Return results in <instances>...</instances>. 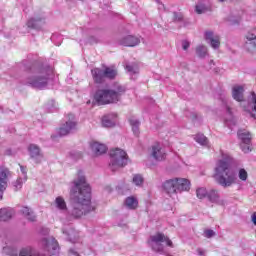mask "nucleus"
<instances>
[{"label":"nucleus","instance_id":"obj_29","mask_svg":"<svg viewBox=\"0 0 256 256\" xmlns=\"http://www.w3.org/2000/svg\"><path fill=\"white\" fill-rule=\"evenodd\" d=\"M208 194H209V191H207V188L205 187H201L196 190V195L198 199H205L207 198Z\"/></svg>","mask_w":256,"mask_h":256},{"label":"nucleus","instance_id":"obj_24","mask_svg":"<svg viewBox=\"0 0 256 256\" xmlns=\"http://www.w3.org/2000/svg\"><path fill=\"white\" fill-rule=\"evenodd\" d=\"M115 115L109 114L102 118L103 127H115Z\"/></svg>","mask_w":256,"mask_h":256},{"label":"nucleus","instance_id":"obj_39","mask_svg":"<svg viewBox=\"0 0 256 256\" xmlns=\"http://www.w3.org/2000/svg\"><path fill=\"white\" fill-rule=\"evenodd\" d=\"M189 47H191V44L189 43V41H187V40L182 41V49L184 51H187V49H189Z\"/></svg>","mask_w":256,"mask_h":256},{"label":"nucleus","instance_id":"obj_44","mask_svg":"<svg viewBox=\"0 0 256 256\" xmlns=\"http://www.w3.org/2000/svg\"><path fill=\"white\" fill-rule=\"evenodd\" d=\"M70 253H71L72 255L79 256V254H77V252L74 251V250H70Z\"/></svg>","mask_w":256,"mask_h":256},{"label":"nucleus","instance_id":"obj_46","mask_svg":"<svg viewBox=\"0 0 256 256\" xmlns=\"http://www.w3.org/2000/svg\"><path fill=\"white\" fill-rule=\"evenodd\" d=\"M220 3H223L225 0H218ZM230 1H235V0H230Z\"/></svg>","mask_w":256,"mask_h":256},{"label":"nucleus","instance_id":"obj_38","mask_svg":"<svg viewBox=\"0 0 256 256\" xmlns=\"http://www.w3.org/2000/svg\"><path fill=\"white\" fill-rule=\"evenodd\" d=\"M20 171L22 173V179H24V181H27V168L24 166H20Z\"/></svg>","mask_w":256,"mask_h":256},{"label":"nucleus","instance_id":"obj_1","mask_svg":"<svg viewBox=\"0 0 256 256\" xmlns=\"http://www.w3.org/2000/svg\"><path fill=\"white\" fill-rule=\"evenodd\" d=\"M72 183L73 186L70 190V196L73 202L66 213V219L68 221L81 219V217L93 211V207L91 206V187H89L82 171L78 172L77 179Z\"/></svg>","mask_w":256,"mask_h":256},{"label":"nucleus","instance_id":"obj_10","mask_svg":"<svg viewBox=\"0 0 256 256\" xmlns=\"http://www.w3.org/2000/svg\"><path fill=\"white\" fill-rule=\"evenodd\" d=\"M238 139L241 141L240 147L243 153H249L251 151V133L247 130H239Z\"/></svg>","mask_w":256,"mask_h":256},{"label":"nucleus","instance_id":"obj_6","mask_svg":"<svg viewBox=\"0 0 256 256\" xmlns=\"http://www.w3.org/2000/svg\"><path fill=\"white\" fill-rule=\"evenodd\" d=\"M163 243H166L168 247H173V242L169 239V236H165V234L161 232L150 236L148 240V245L151 247L152 251L160 253V255L165 253V245H163Z\"/></svg>","mask_w":256,"mask_h":256},{"label":"nucleus","instance_id":"obj_14","mask_svg":"<svg viewBox=\"0 0 256 256\" xmlns=\"http://www.w3.org/2000/svg\"><path fill=\"white\" fill-rule=\"evenodd\" d=\"M28 153L30 159H33L35 163H40L43 161V154L41 153V148H39L36 144H30L28 146Z\"/></svg>","mask_w":256,"mask_h":256},{"label":"nucleus","instance_id":"obj_34","mask_svg":"<svg viewBox=\"0 0 256 256\" xmlns=\"http://www.w3.org/2000/svg\"><path fill=\"white\" fill-rule=\"evenodd\" d=\"M3 253H5L6 255H9V256L19 255V253L17 252V249L11 248L9 246H6V247L3 248Z\"/></svg>","mask_w":256,"mask_h":256},{"label":"nucleus","instance_id":"obj_25","mask_svg":"<svg viewBox=\"0 0 256 256\" xmlns=\"http://www.w3.org/2000/svg\"><path fill=\"white\" fill-rule=\"evenodd\" d=\"M232 97L235 101H243V87L235 86L232 90Z\"/></svg>","mask_w":256,"mask_h":256},{"label":"nucleus","instance_id":"obj_7","mask_svg":"<svg viewBox=\"0 0 256 256\" xmlns=\"http://www.w3.org/2000/svg\"><path fill=\"white\" fill-rule=\"evenodd\" d=\"M127 163H129V157L127 156V152L120 148L110 150L109 168L111 169V171H117V169L125 167Z\"/></svg>","mask_w":256,"mask_h":256},{"label":"nucleus","instance_id":"obj_9","mask_svg":"<svg viewBox=\"0 0 256 256\" xmlns=\"http://www.w3.org/2000/svg\"><path fill=\"white\" fill-rule=\"evenodd\" d=\"M73 131H77V118H75V114H68L66 122L58 130V135L65 137V135H69Z\"/></svg>","mask_w":256,"mask_h":256},{"label":"nucleus","instance_id":"obj_15","mask_svg":"<svg viewBox=\"0 0 256 256\" xmlns=\"http://www.w3.org/2000/svg\"><path fill=\"white\" fill-rule=\"evenodd\" d=\"M244 47L247 51H256V30L247 33Z\"/></svg>","mask_w":256,"mask_h":256},{"label":"nucleus","instance_id":"obj_36","mask_svg":"<svg viewBox=\"0 0 256 256\" xmlns=\"http://www.w3.org/2000/svg\"><path fill=\"white\" fill-rule=\"evenodd\" d=\"M249 175L247 174V170L246 169H243L241 168L238 172V177L241 181H247V177Z\"/></svg>","mask_w":256,"mask_h":256},{"label":"nucleus","instance_id":"obj_45","mask_svg":"<svg viewBox=\"0 0 256 256\" xmlns=\"http://www.w3.org/2000/svg\"><path fill=\"white\" fill-rule=\"evenodd\" d=\"M227 112L231 115V108L227 107Z\"/></svg>","mask_w":256,"mask_h":256},{"label":"nucleus","instance_id":"obj_22","mask_svg":"<svg viewBox=\"0 0 256 256\" xmlns=\"http://www.w3.org/2000/svg\"><path fill=\"white\" fill-rule=\"evenodd\" d=\"M15 214L12 208H1L0 209V221H9Z\"/></svg>","mask_w":256,"mask_h":256},{"label":"nucleus","instance_id":"obj_4","mask_svg":"<svg viewBox=\"0 0 256 256\" xmlns=\"http://www.w3.org/2000/svg\"><path fill=\"white\" fill-rule=\"evenodd\" d=\"M127 89L120 83L115 82L108 89H98L94 94V101L97 105H111L119 103Z\"/></svg>","mask_w":256,"mask_h":256},{"label":"nucleus","instance_id":"obj_43","mask_svg":"<svg viewBox=\"0 0 256 256\" xmlns=\"http://www.w3.org/2000/svg\"><path fill=\"white\" fill-rule=\"evenodd\" d=\"M63 233H64L65 235H67L68 238H69V240L71 241V233H69V232H67V231H63Z\"/></svg>","mask_w":256,"mask_h":256},{"label":"nucleus","instance_id":"obj_28","mask_svg":"<svg viewBox=\"0 0 256 256\" xmlns=\"http://www.w3.org/2000/svg\"><path fill=\"white\" fill-rule=\"evenodd\" d=\"M129 121L134 135H136V137H139V126L141 125V122H139V120L135 118H132Z\"/></svg>","mask_w":256,"mask_h":256},{"label":"nucleus","instance_id":"obj_5","mask_svg":"<svg viewBox=\"0 0 256 256\" xmlns=\"http://www.w3.org/2000/svg\"><path fill=\"white\" fill-rule=\"evenodd\" d=\"M163 189L168 195L183 193V191H189L191 189V182L185 178H174L166 180L163 184Z\"/></svg>","mask_w":256,"mask_h":256},{"label":"nucleus","instance_id":"obj_12","mask_svg":"<svg viewBox=\"0 0 256 256\" xmlns=\"http://www.w3.org/2000/svg\"><path fill=\"white\" fill-rule=\"evenodd\" d=\"M205 39L212 49H219L221 47V37L215 34L213 31H206L205 32Z\"/></svg>","mask_w":256,"mask_h":256},{"label":"nucleus","instance_id":"obj_41","mask_svg":"<svg viewBox=\"0 0 256 256\" xmlns=\"http://www.w3.org/2000/svg\"><path fill=\"white\" fill-rule=\"evenodd\" d=\"M197 253H198L199 256H205V250H203L201 248L197 249Z\"/></svg>","mask_w":256,"mask_h":256},{"label":"nucleus","instance_id":"obj_33","mask_svg":"<svg viewBox=\"0 0 256 256\" xmlns=\"http://www.w3.org/2000/svg\"><path fill=\"white\" fill-rule=\"evenodd\" d=\"M125 69L131 75H135V74L139 73V68L137 67V65H134V64L126 65Z\"/></svg>","mask_w":256,"mask_h":256},{"label":"nucleus","instance_id":"obj_42","mask_svg":"<svg viewBox=\"0 0 256 256\" xmlns=\"http://www.w3.org/2000/svg\"><path fill=\"white\" fill-rule=\"evenodd\" d=\"M251 221L254 225H256V212H254L251 216Z\"/></svg>","mask_w":256,"mask_h":256},{"label":"nucleus","instance_id":"obj_19","mask_svg":"<svg viewBox=\"0 0 256 256\" xmlns=\"http://www.w3.org/2000/svg\"><path fill=\"white\" fill-rule=\"evenodd\" d=\"M45 25L44 17H34L28 20L27 27L30 29H41Z\"/></svg>","mask_w":256,"mask_h":256},{"label":"nucleus","instance_id":"obj_32","mask_svg":"<svg viewBox=\"0 0 256 256\" xmlns=\"http://www.w3.org/2000/svg\"><path fill=\"white\" fill-rule=\"evenodd\" d=\"M143 176L141 174H135L132 179V183L136 185V187H141L143 185Z\"/></svg>","mask_w":256,"mask_h":256},{"label":"nucleus","instance_id":"obj_23","mask_svg":"<svg viewBox=\"0 0 256 256\" xmlns=\"http://www.w3.org/2000/svg\"><path fill=\"white\" fill-rule=\"evenodd\" d=\"M55 207L56 209H58V211H61V213H66L69 211L67 209V203L65 202V199H63V197L58 196L55 199Z\"/></svg>","mask_w":256,"mask_h":256},{"label":"nucleus","instance_id":"obj_40","mask_svg":"<svg viewBox=\"0 0 256 256\" xmlns=\"http://www.w3.org/2000/svg\"><path fill=\"white\" fill-rule=\"evenodd\" d=\"M173 17H174V21H182L183 20V15H181L177 12L173 13Z\"/></svg>","mask_w":256,"mask_h":256},{"label":"nucleus","instance_id":"obj_35","mask_svg":"<svg viewBox=\"0 0 256 256\" xmlns=\"http://www.w3.org/2000/svg\"><path fill=\"white\" fill-rule=\"evenodd\" d=\"M195 11L198 15H202V13H207V7L204 4H198L195 7Z\"/></svg>","mask_w":256,"mask_h":256},{"label":"nucleus","instance_id":"obj_8","mask_svg":"<svg viewBox=\"0 0 256 256\" xmlns=\"http://www.w3.org/2000/svg\"><path fill=\"white\" fill-rule=\"evenodd\" d=\"M94 83L103 85L105 79H115L117 77V69L113 67L94 68L91 70Z\"/></svg>","mask_w":256,"mask_h":256},{"label":"nucleus","instance_id":"obj_31","mask_svg":"<svg viewBox=\"0 0 256 256\" xmlns=\"http://www.w3.org/2000/svg\"><path fill=\"white\" fill-rule=\"evenodd\" d=\"M24 178L19 177L16 181L12 182V186L14 187V191H19L23 187V183H25Z\"/></svg>","mask_w":256,"mask_h":256},{"label":"nucleus","instance_id":"obj_13","mask_svg":"<svg viewBox=\"0 0 256 256\" xmlns=\"http://www.w3.org/2000/svg\"><path fill=\"white\" fill-rule=\"evenodd\" d=\"M43 243L45 245V251H48L50 255H57L59 253V244L55 238H44Z\"/></svg>","mask_w":256,"mask_h":256},{"label":"nucleus","instance_id":"obj_18","mask_svg":"<svg viewBox=\"0 0 256 256\" xmlns=\"http://www.w3.org/2000/svg\"><path fill=\"white\" fill-rule=\"evenodd\" d=\"M207 199L210 201V203H215L216 205L223 206L225 205V200L221 199V196L219 195V191L217 190H210L208 191Z\"/></svg>","mask_w":256,"mask_h":256},{"label":"nucleus","instance_id":"obj_2","mask_svg":"<svg viewBox=\"0 0 256 256\" xmlns=\"http://www.w3.org/2000/svg\"><path fill=\"white\" fill-rule=\"evenodd\" d=\"M22 67L25 71H29L28 77L24 80V85L32 87V89H47L49 81L53 77V68L49 66H35L24 61Z\"/></svg>","mask_w":256,"mask_h":256},{"label":"nucleus","instance_id":"obj_37","mask_svg":"<svg viewBox=\"0 0 256 256\" xmlns=\"http://www.w3.org/2000/svg\"><path fill=\"white\" fill-rule=\"evenodd\" d=\"M204 237H206L207 239H211V237H215V231H213L211 229L205 230Z\"/></svg>","mask_w":256,"mask_h":256},{"label":"nucleus","instance_id":"obj_30","mask_svg":"<svg viewBox=\"0 0 256 256\" xmlns=\"http://www.w3.org/2000/svg\"><path fill=\"white\" fill-rule=\"evenodd\" d=\"M195 141H196V143H199L200 145H204V146L209 144V140L203 134L196 135Z\"/></svg>","mask_w":256,"mask_h":256},{"label":"nucleus","instance_id":"obj_16","mask_svg":"<svg viewBox=\"0 0 256 256\" xmlns=\"http://www.w3.org/2000/svg\"><path fill=\"white\" fill-rule=\"evenodd\" d=\"M151 155L155 161H165V158L167 157L165 149H163L160 144H155L152 146Z\"/></svg>","mask_w":256,"mask_h":256},{"label":"nucleus","instance_id":"obj_27","mask_svg":"<svg viewBox=\"0 0 256 256\" xmlns=\"http://www.w3.org/2000/svg\"><path fill=\"white\" fill-rule=\"evenodd\" d=\"M125 205L128 209H137V205H139V201H137V198L130 196L126 198Z\"/></svg>","mask_w":256,"mask_h":256},{"label":"nucleus","instance_id":"obj_26","mask_svg":"<svg viewBox=\"0 0 256 256\" xmlns=\"http://www.w3.org/2000/svg\"><path fill=\"white\" fill-rule=\"evenodd\" d=\"M196 55H197V57H199V59H205V57H207V55H209L207 46L198 45L196 47Z\"/></svg>","mask_w":256,"mask_h":256},{"label":"nucleus","instance_id":"obj_3","mask_svg":"<svg viewBox=\"0 0 256 256\" xmlns=\"http://www.w3.org/2000/svg\"><path fill=\"white\" fill-rule=\"evenodd\" d=\"M234 160L231 156H225L219 160L215 167V179L221 187L227 188L237 183V176L233 170Z\"/></svg>","mask_w":256,"mask_h":256},{"label":"nucleus","instance_id":"obj_11","mask_svg":"<svg viewBox=\"0 0 256 256\" xmlns=\"http://www.w3.org/2000/svg\"><path fill=\"white\" fill-rule=\"evenodd\" d=\"M11 172L4 166H0V201L3 199V193L7 189V179H9Z\"/></svg>","mask_w":256,"mask_h":256},{"label":"nucleus","instance_id":"obj_21","mask_svg":"<svg viewBox=\"0 0 256 256\" xmlns=\"http://www.w3.org/2000/svg\"><path fill=\"white\" fill-rule=\"evenodd\" d=\"M21 213L28 221H31L32 223L37 221V216L35 215V212H33L31 208L22 207Z\"/></svg>","mask_w":256,"mask_h":256},{"label":"nucleus","instance_id":"obj_17","mask_svg":"<svg viewBox=\"0 0 256 256\" xmlns=\"http://www.w3.org/2000/svg\"><path fill=\"white\" fill-rule=\"evenodd\" d=\"M139 43H141V39L133 35H128L120 40V45L124 47H137Z\"/></svg>","mask_w":256,"mask_h":256},{"label":"nucleus","instance_id":"obj_20","mask_svg":"<svg viewBox=\"0 0 256 256\" xmlns=\"http://www.w3.org/2000/svg\"><path fill=\"white\" fill-rule=\"evenodd\" d=\"M90 147L95 155H103V153H107V146H105V144H101L99 142H92L90 144Z\"/></svg>","mask_w":256,"mask_h":256}]
</instances>
